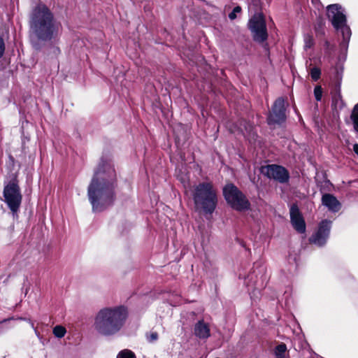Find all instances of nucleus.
Here are the masks:
<instances>
[{
  "mask_svg": "<svg viewBox=\"0 0 358 358\" xmlns=\"http://www.w3.org/2000/svg\"><path fill=\"white\" fill-rule=\"evenodd\" d=\"M116 172L113 165L101 160L87 188V196L94 212L103 210L115 199Z\"/></svg>",
  "mask_w": 358,
  "mask_h": 358,
  "instance_id": "obj_1",
  "label": "nucleus"
},
{
  "mask_svg": "<svg viewBox=\"0 0 358 358\" xmlns=\"http://www.w3.org/2000/svg\"><path fill=\"white\" fill-rule=\"evenodd\" d=\"M304 49L306 50L311 48L314 45V39L310 34L304 35Z\"/></svg>",
  "mask_w": 358,
  "mask_h": 358,
  "instance_id": "obj_18",
  "label": "nucleus"
},
{
  "mask_svg": "<svg viewBox=\"0 0 358 358\" xmlns=\"http://www.w3.org/2000/svg\"><path fill=\"white\" fill-rule=\"evenodd\" d=\"M158 339V334L157 332H151L147 335V340L150 343H153Z\"/></svg>",
  "mask_w": 358,
  "mask_h": 358,
  "instance_id": "obj_24",
  "label": "nucleus"
},
{
  "mask_svg": "<svg viewBox=\"0 0 358 358\" xmlns=\"http://www.w3.org/2000/svg\"><path fill=\"white\" fill-rule=\"evenodd\" d=\"M12 319H13V318L12 317ZM10 320H11V318H10ZM9 320H10V319L4 320H3V321H2L1 322H0V324H1V323H3V322H6L9 321Z\"/></svg>",
  "mask_w": 358,
  "mask_h": 358,
  "instance_id": "obj_32",
  "label": "nucleus"
},
{
  "mask_svg": "<svg viewBox=\"0 0 358 358\" xmlns=\"http://www.w3.org/2000/svg\"><path fill=\"white\" fill-rule=\"evenodd\" d=\"M322 203L327 207L328 210L333 213H336L341 209V203L331 194L326 193L322 195Z\"/></svg>",
  "mask_w": 358,
  "mask_h": 358,
  "instance_id": "obj_13",
  "label": "nucleus"
},
{
  "mask_svg": "<svg viewBox=\"0 0 358 358\" xmlns=\"http://www.w3.org/2000/svg\"><path fill=\"white\" fill-rule=\"evenodd\" d=\"M223 195L227 203L236 210H247L250 207V203L246 196L232 183L224 187Z\"/></svg>",
  "mask_w": 358,
  "mask_h": 358,
  "instance_id": "obj_6",
  "label": "nucleus"
},
{
  "mask_svg": "<svg viewBox=\"0 0 358 358\" xmlns=\"http://www.w3.org/2000/svg\"><path fill=\"white\" fill-rule=\"evenodd\" d=\"M285 99L282 97L278 98L271 108L268 117V124H280L286 120Z\"/></svg>",
  "mask_w": 358,
  "mask_h": 358,
  "instance_id": "obj_9",
  "label": "nucleus"
},
{
  "mask_svg": "<svg viewBox=\"0 0 358 358\" xmlns=\"http://www.w3.org/2000/svg\"><path fill=\"white\" fill-rule=\"evenodd\" d=\"M192 196L197 210H202L206 214H212L214 212L217 203V196L211 182H203L196 185Z\"/></svg>",
  "mask_w": 358,
  "mask_h": 358,
  "instance_id": "obj_4",
  "label": "nucleus"
},
{
  "mask_svg": "<svg viewBox=\"0 0 358 358\" xmlns=\"http://www.w3.org/2000/svg\"><path fill=\"white\" fill-rule=\"evenodd\" d=\"M60 24L50 8L43 3L36 5L29 16L31 37L41 41H50L59 36Z\"/></svg>",
  "mask_w": 358,
  "mask_h": 358,
  "instance_id": "obj_2",
  "label": "nucleus"
},
{
  "mask_svg": "<svg viewBox=\"0 0 358 358\" xmlns=\"http://www.w3.org/2000/svg\"><path fill=\"white\" fill-rule=\"evenodd\" d=\"M291 222L293 227L299 233H304L306 224L296 205H292L289 210Z\"/></svg>",
  "mask_w": 358,
  "mask_h": 358,
  "instance_id": "obj_12",
  "label": "nucleus"
},
{
  "mask_svg": "<svg viewBox=\"0 0 358 358\" xmlns=\"http://www.w3.org/2000/svg\"><path fill=\"white\" fill-rule=\"evenodd\" d=\"M354 151L358 155V143L354 145Z\"/></svg>",
  "mask_w": 358,
  "mask_h": 358,
  "instance_id": "obj_26",
  "label": "nucleus"
},
{
  "mask_svg": "<svg viewBox=\"0 0 358 358\" xmlns=\"http://www.w3.org/2000/svg\"><path fill=\"white\" fill-rule=\"evenodd\" d=\"M5 51V43L2 37H0V58L3 56Z\"/></svg>",
  "mask_w": 358,
  "mask_h": 358,
  "instance_id": "obj_25",
  "label": "nucleus"
},
{
  "mask_svg": "<svg viewBox=\"0 0 358 358\" xmlns=\"http://www.w3.org/2000/svg\"><path fill=\"white\" fill-rule=\"evenodd\" d=\"M241 11V8L240 6H236L231 13L229 14V17L230 20H234L236 17V13H240Z\"/></svg>",
  "mask_w": 358,
  "mask_h": 358,
  "instance_id": "obj_22",
  "label": "nucleus"
},
{
  "mask_svg": "<svg viewBox=\"0 0 358 358\" xmlns=\"http://www.w3.org/2000/svg\"><path fill=\"white\" fill-rule=\"evenodd\" d=\"M4 201L13 213H16L20 206L22 195L19 186L14 182L8 183L3 189Z\"/></svg>",
  "mask_w": 358,
  "mask_h": 358,
  "instance_id": "obj_8",
  "label": "nucleus"
},
{
  "mask_svg": "<svg viewBox=\"0 0 358 358\" xmlns=\"http://www.w3.org/2000/svg\"><path fill=\"white\" fill-rule=\"evenodd\" d=\"M31 43H32V45H33V47L34 48H36V49H38L39 48L38 44L36 42H34L32 41Z\"/></svg>",
  "mask_w": 358,
  "mask_h": 358,
  "instance_id": "obj_27",
  "label": "nucleus"
},
{
  "mask_svg": "<svg viewBox=\"0 0 358 358\" xmlns=\"http://www.w3.org/2000/svg\"><path fill=\"white\" fill-rule=\"evenodd\" d=\"M323 22L322 20H320L317 24L315 27V29L317 34H324V29H323Z\"/></svg>",
  "mask_w": 358,
  "mask_h": 358,
  "instance_id": "obj_23",
  "label": "nucleus"
},
{
  "mask_svg": "<svg viewBox=\"0 0 358 358\" xmlns=\"http://www.w3.org/2000/svg\"><path fill=\"white\" fill-rule=\"evenodd\" d=\"M34 329V333H35L36 336L38 338H40V334H39V332L38 331V330H37L36 328H34V329Z\"/></svg>",
  "mask_w": 358,
  "mask_h": 358,
  "instance_id": "obj_30",
  "label": "nucleus"
},
{
  "mask_svg": "<svg viewBox=\"0 0 358 358\" xmlns=\"http://www.w3.org/2000/svg\"><path fill=\"white\" fill-rule=\"evenodd\" d=\"M331 228V221L322 220L319 224L317 231L310 238V242L317 246L324 245L329 236Z\"/></svg>",
  "mask_w": 358,
  "mask_h": 358,
  "instance_id": "obj_11",
  "label": "nucleus"
},
{
  "mask_svg": "<svg viewBox=\"0 0 358 358\" xmlns=\"http://www.w3.org/2000/svg\"><path fill=\"white\" fill-rule=\"evenodd\" d=\"M354 127L356 131L358 132V103L355 105L352 115Z\"/></svg>",
  "mask_w": 358,
  "mask_h": 358,
  "instance_id": "obj_19",
  "label": "nucleus"
},
{
  "mask_svg": "<svg viewBox=\"0 0 358 358\" xmlns=\"http://www.w3.org/2000/svg\"><path fill=\"white\" fill-rule=\"evenodd\" d=\"M127 315V309L124 306L103 308L95 317L94 328L101 335H115L122 328Z\"/></svg>",
  "mask_w": 358,
  "mask_h": 358,
  "instance_id": "obj_3",
  "label": "nucleus"
},
{
  "mask_svg": "<svg viewBox=\"0 0 358 358\" xmlns=\"http://www.w3.org/2000/svg\"><path fill=\"white\" fill-rule=\"evenodd\" d=\"M310 73L311 78L314 81H317L320 78L321 71L317 67H313L310 69Z\"/></svg>",
  "mask_w": 358,
  "mask_h": 358,
  "instance_id": "obj_20",
  "label": "nucleus"
},
{
  "mask_svg": "<svg viewBox=\"0 0 358 358\" xmlns=\"http://www.w3.org/2000/svg\"><path fill=\"white\" fill-rule=\"evenodd\" d=\"M314 95L315 99L319 101H321L322 96V89L321 86L317 85L314 89Z\"/></svg>",
  "mask_w": 358,
  "mask_h": 358,
  "instance_id": "obj_21",
  "label": "nucleus"
},
{
  "mask_svg": "<svg viewBox=\"0 0 358 358\" xmlns=\"http://www.w3.org/2000/svg\"><path fill=\"white\" fill-rule=\"evenodd\" d=\"M27 322L30 324L32 329L35 328L34 322L30 319L28 320Z\"/></svg>",
  "mask_w": 358,
  "mask_h": 358,
  "instance_id": "obj_29",
  "label": "nucleus"
},
{
  "mask_svg": "<svg viewBox=\"0 0 358 358\" xmlns=\"http://www.w3.org/2000/svg\"><path fill=\"white\" fill-rule=\"evenodd\" d=\"M327 15L332 26L336 31H340L343 36L341 45L348 48L351 37V30L347 24V17L344 9L339 4L335 3L327 6Z\"/></svg>",
  "mask_w": 358,
  "mask_h": 358,
  "instance_id": "obj_5",
  "label": "nucleus"
},
{
  "mask_svg": "<svg viewBox=\"0 0 358 358\" xmlns=\"http://www.w3.org/2000/svg\"><path fill=\"white\" fill-rule=\"evenodd\" d=\"M249 29L252 32L253 39L259 43H263L268 38L266 22L262 13H256L249 20Z\"/></svg>",
  "mask_w": 358,
  "mask_h": 358,
  "instance_id": "obj_7",
  "label": "nucleus"
},
{
  "mask_svg": "<svg viewBox=\"0 0 358 358\" xmlns=\"http://www.w3.org/2000/svg\"><path fill=\"white\" fill-rule=\"evenodd\" d=\"M17 320L28 322V320H29V319H28V318H26V317H17Z\"/></svg>",
  "mask_w": 358,
  "mask_h": 358,
  "instance_id": "obj_31",
  "label": "nucleus"
},
{
  "mask_svg": "<svg viewBox=\"0 0 358 358\" xmlns=\"http://www.w3.org/2000/svg\"><path fill=\"white\" fill-rule=\"evenodd\" d=\"M116 358H136V355L131 350L124 349L117 354Z\"/></svg>",
  "mask_w": 358,
  "mask_h": 358,
  "instance_id": "obj_17",
  "label": "nucleus"
},
{
  "mask_svg": "<svg viewBox=\"0 0 358 358\" xmlns=\"http://www.w3.org/2000/svg\"><path fill=\"white\" fill-rule=\"evenodd\" d=\"M287 346L285 343H281L276 346L275 349V358H285Z\"/></svg>",
  "mask_w": 358,
  "mask_h": 358,
  "instance_id": "obj_15",
  "label": "nucleus"
},
{
  "mask_svg": "<svg viewBox=\"0 0 358 358\" xmlns=\"http://www.w3.org/2000/svg\"><path fill=\"white\" fill-rule=\"evenodd\" d=\"M262 173L268 178L273 179L280 183H285L289 179L288 171L285 167L277 164L262 167Z\"/></svg>",
  "mask_w": 358,
  "mask_h": 358,
  "instance_id": "obj_10",
  "label": "nucleus"
},
{
  "mask_svg": "<svg viewBox=\"0 0 358 358\" xmlns=\"http://www.w3.org/2000/svg\"><path fill=\"white\" fill-rule=\"evenodd\" d=\"M27 322L30 324L32 329L35 328L34 322L30 319L28 320Z\"/></svg>",
  "mask_w": 358,
  "mask_h": 358,
  "instance_id": "obj_28",
  "label": "nucleus"
},
{
  "mask_svg": "<svg viewBox=\"0 0 358 358\" xmlns=\"http://www.w3.org/2000/svg\"><path fill=\"white\" fill-rule=\"evenodd\" d=\"M194 332L195 336L200 339H207L210 336L209 325L203 320H199L195 324Z\"/></svg>",
  "mask_w": 358,
  "mask_h": 358,
  "instance_id": "obj_14",
  "label": "nucleus"
},
{
  "mask_svg": "<svg viewBox=\"0 0 358 358\" xmlns=\"http://www.w3.org/2000/svg\"><path fill=\"white\" fill-rule=\"evenodd\" d=\"M52 332L55 337L62 338L65 336L66 330L63 326L57 325L53 328Z\"/></svg>",
  "mask_w": 358,
  "mask_h": 358,
  "instance_id": "obj_16",
  "label": "nucleus"
}]
</instances>
